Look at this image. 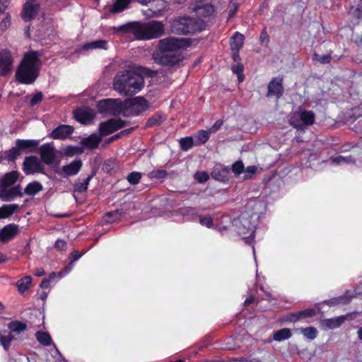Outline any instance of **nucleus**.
Instances as JSON below:
<instances>
[{"instance_id": "obj_1", "label": "nucleus", "mask_w": 362, "mask_h": 362, "mask_svg": "<svg viewBox=\"0 0 362 362\" xmlns=\"http://www.w3.org/2000/svg\"><path fill=\"white\" fill-rule=\"evenodd\" d=\"M156 74L157 71L146 68H142L139 74L132 70L119 71L113 79V88L121 95H132L139 93L144 87L142 74L152 77Z\"/></svg>"}, {"instance_id": "obj_2", "label": "nucleus", "mask_w": 362, "mask_h": 362, "mask_svg": "<svg viewBox=\"0 0 362 362\" xmlns=\"http://www.w3.org/2000/svg\"><path fill=\"white\" fill-rule=\"evenodd\" d=\"M41 53L38 51L26 52L18 66L15 78L21 84H33L38 78L41 68Z\"/></svg>"}, {"instance_id": "obj_3", "label": "nucleus", "mask_w": 362, "mask_h": 362, "mask_svg": "<svg viewBox=\"0 0 362 362\" xmlns=\"http://www.w3.org/2000/svg\"><path fill=\"white\" fill-rule=\"evenodd\" d=\"M115 29L117 33H132L137 40H150L158 36V21H151L148 23L133 21Z\"/></svg>"}, {"instance_id": "obj_4", "label": "nucleus", "mask_w": 362, "mask_h": 362, "mask_svg": "<svg viewBox=\"0 0 362 362\" xmlns=\"http://www.w3.org/2000/svg\"><path fill=\"white\" fill-rule=\"evenodd\" d=\"M170 30L176 35H189L201 33L206 29V23L200 18L184 16L170 22Z\"/></svg>"}, {"instance_id": "obj_5", "label": "nucleus", "mask_w": 362, "mask_h": 362, "mask_svg": "<svg viewBox=\"0 0 362 362\" xmlns=\"http://www.w3.org/2000/svg\"><path fill=\"white\" fill-rule=\"evenodd\" d=\"M148 107V101L141 96L127 98L123 100V116H138Z\"/></svg>"}, {"instance_id": "obj_6", "label": "nucleus", "mask_w": 362, "mask_h": 362, "mask_svg": "<svg viewBox=\"0 0 362 362\" xmlns=\"http://www.w3.org/2000/svg\"><path fill=\"white\" fill-rule=\"evenodd\" d=\"M96 107L100 114L117 117L123 115V100L120 98H106L98 101Z\"/></svg>"}, {"instance_id": "obj_7", "label": "nucleus", "mask_w": 362, "mask_h": 362, "mask_svg": "<svg viewBox=\"0 0 362 362\" xmlns=\"http://www.w3.org/2000/svg\"><path fill=\"white\" fill-rule=\"evenodd\" d=\"M192 44V40L189 38H175L166 37L160 40V52H178L180 49H186Z\"/></svg>"}, {"instance_id": "obj_8", "label": "nucleus", "mask_w": 362, "mask_h": 362, "mask_svg": "<svg viewBox=\"0 0 362 362\" xmlns=\"http://www.w3.org/2000/svg\"><path fill=\"white\" fill-rule=\"evenodd\" d=\"M23 170L25 175L42 173L47 175L46 171L40 161L35 156H27L23 163Z\"/></svg>"}, {"instance_id": "obj_9", "label": "nucleus", "mask_w": 362, "mask_h": 362, "mask_svg": "<svg viewBox=\"0 0 362 362\" xmlns=\"http://www.w3.org/2000/svg\"><path fill=\"white\" fill-rule=\"evenodd\" d=\"M13 64L11 51L7 49L0 51V76H8L12 70Z\"/></svg>"}, {"instance_id": "obj_10", "label": "nucleus", "mask_w": 362, "mask_h": 362, "mask_svg": "<svg viewBox=\"0 0 362 362\" xmlns=\"http://www.w3.org/2000/svg\"><path fill=\"white\" fill-rule=\"evenodd\" d=\"M39 153L40 159L44 163L48 165L54 163L56 158V150L52 144H42L39 148Z\"/></svg>"}, {"instance_id": "obj_11", "label": "nucleus", "mask_w": 362, "mask_h": 362, "mask_svg": "<svg viewBox=\"0 0 362 362\" xmlns=\"http://www.w3.org/2000/svg\"><path fill=\"white\" fill-rule=\"evenodd\" d=\"M95 117L93 110L88 107H78L74 111V117L82 124H90Z\"/></svg>"}, {"instance_id": "obj_12", "label": "nucleus", "mask_w": 362, "mask_h": 362, "mask_svg": "<svg viewBox=\"0 0 362 362\" xmlns=\"http://www.w3.org/2000/svg\"><path fill=\"white\" fill-rule=\"evenodd\" d=\"M35 2V0H28L23 6L21 16L25 22L33 20L39 12L40 5Z\"/></svg>"}, {"instance_id": "obj_13", "label": "nucleus", "mask_w": 362, "mask_h": 362, "mask_svg": "<svg viewBox=\"0 0 362 362\" xmlns=\"http://www.w3.org/2000/svg\"><path fill=\"white\" fill-rule=\"evenodd\" d=\"M183 59V56L180 52H160V64L166 66H174L178 64Z\"/></svg>"}, {"instance_id": "obj_14", "label": "nucleus", "mask_w": 362, "mask_h": 362, "mask_svg": "<svg viewBox=\"0 0 362 362\" xmlns=\"http://www.w3.org/2000/svg\"><path fill=\"white\" fill-rule=\"evenodd\" d=\"M19 233V226L9 223L0 230V242L6 243L12 240Z\"/></svg>"}, {"instance_id": "obj_15", "label": "nucleus", "mask_w": 362, "mask_h": 362, "mask_svg": "<svg viewBox=\"0 0 362 362\" xmlns=\"http://www.w3.org/2000/svg\"><path fill=\"white\" fill-rule=\"evenodd\" d=\"M230 175V169L221 164L216 165L211 173V176L213 179L221 182L228 181Z\"/></svg>"}, {"instance_id": "obj_16", "label": "nucleus", "mask_w": 362, "mask_h": 362, "mask_svg": "<svg viewBox=\"0 0 362 362\" xmlns=\"http://www.w3.org/2000/svg\"><path fill=\"white\" fill-rule=\"evenodd\" d=\"M74 131L73 126L60 124L54 128L50 133V137L54 139L64 140L71 136Z\"/></svg>"}, {"instance_id": "obj_17", "label": "nucleus", "mask_w": 362, "mask_h": 362, "mask_svg": "<svg viewBox=\"0 0 362 362\" xmlns=\"http://www.w3.org/2000/svg\"><path fill=\"white\" fill-rule=\"evenodd\" d=\"M317 315V310L315 308H308L300 311L289 313L286 316V320L289 322H295L301 320L313 317Z\"/></svg>"}, {"instance_id": "obj_18", "label": "nucleus", "mask_w": 362, "mask_h": 362, "mask_svg": "<svg viewBox=\"0 0 362 362\" xmlns=\"http://www.w3.org/2000/svg\"><path fill=\"white\" fill-rule=\"evenodd\" d=\"M283 79L281 78H273L268 85L267 97L276 96L277 99L280 98L284 93L282 85Z\"/></svg>"}, {"instance_id": "obj_19", "label": "nucleus", "mask_w": 362, "mask_h": 362, "mask_svg": "<svg viewBox=\"0 0 362 362\" xmlns=\"http://www.w3.org/2000/svg\"><path fill=\"white\" fill-rule=\"evenodd\" d=\"M83 165L81 159H76L69 164L64 165L59 174L63 175L64 177L74 176L81 170Z\"/></svg>"}, {"instance_id": "obj_20", "label": "nucleus", "mask_w": 362, "mask_h": 362, "mask_svg": "<svg viewBox=\"0 0 362 362\" xmlns=\"http://www.w3.org/2000/svg\"><path fill=\"white\" fill-rule=\"evenodd\" d=\"M99 133L102 136H108L117 131V127L115 118L109 119L105 122H102L98 127Z\"/></svg>"}, {"instance_id": "obj_21", "label": "nucleus", "mask_w": 362, "mask_h": 362, "mask_svg": "<svg viewBox=\"0 0 362 362\" xmlns=\"http://www.w3.org/2000/svg\"><path fill=\"white\" fill-rule=\"evenodd\" d=\"M354 297V294H350V291H346L342 296L334 297L325 300V303L329 306H336L339 304L346 305L350 303Z\"/></svg>"}, {"instance_id": "obj_22", "label": "nucleus", "mask_w": 362, "mask_h": 362, "mask_svg": "<svg viewBox=\"0 0 362 362\" xmlns=\"http://www.w3.org/2000/svg\"><path fill=\"white\" fill-rule=\"evenodd\" d=\"M95 174L96 170H93L91 174L88 175L86 179L83 180L82 181L81 180L76 181L75 184L74 185V192L80 194L86 192L88 188L90 180L95 175Z\"/></svg>"}, {"instance_id": "obj_23", "label": "nucleus", "mask_w": 362, "mask_h": 362, "mask_svg": "<svg viewBox=\"0 0 362 362\" xmlns=\"http://www.w3.org/2000/svg\"><path fill=\"white\" fill-rule=\"evenodd\" d=\"M101 136H98L96 134H92L89 136L83 138L81 143L83 146L89 149H95L98 148L100 143L102 140Z\"/></svg>"}, {"instance_id": "obj_24", "label": "nucleus", "mask_w": 362, "mask_h": 362, "mask_svg": "<svg viewBox=\"0 0 362 362\" xmlns=\"http://www.w3.org/2000/svg\"><path fill=\"white\" fill-rule=\"evenodd\" d=\"M346 317L344 315H341L337 317L325 319L322 320V324L326 328L329 329H334L339 327L345 321Z\"/></svg>"}, {"instance_id": "obj_25", "label": "nucleus", "mask_w": 362, "mask_h": 362, "mask_svg": "<svg viewBox=\"0 0 362 362\" xmlns=\"http://www.w3.org/2000/svg\"><path fill=\"white\" fill-rule=\"evenodd\" d=\"M42 190L43 186L40 182L33 181L26 185L24 189V194L33 197Z\"/></svg>"}, {"instance_id": "obj_26", "label": "nucleus", "mask_w": 362, "mask_h": 362, "mask_svg": "<svg viewBox=\"0 0 362 362\" xmlns=\"http://www.w3.org/2000/svg\"><path fill=\"white\" fill-rule=\"evenodd\" d=\"M16 144L18 146L19 149L22 152L23 151L35 148L38 146L39 141L33 139L25 140L18 139L16 141Z\"/></svg>"}, {"instance_id": "obj_27", "label": "nucleus", "mask_w": 362, "mask_h": 362, "mask_svg": "<svg viewBox=\"0 0 362 362\" xmlns=\"http://www.w3.org/2000/svg\"><path fill=\"white\" fill-rule=\"evenodd\" d=\"M210 132L206 130H199L193 134L192 138L196 146L204 144L209 139Z\"/></svg>"}, {"instance_id": "obj_28", "label": "nucleus", "mask_w": 362, "mask_h": 362, "mask_svg": "<svg viewBox=\"0 0 362 362\" xmlns=\"http://www.w3.org/2000/svg\"><path fill=\"white\" fill-rule=\"evenodd\" d=\"M21 154V151L18 146L16 144L14 147H12L11 149L3 152L2 159L6 160L8 162H13Z\"/></svg>"}, {"instance_id": "obj_29", "label": "nucleus", "mask_w": 362, "mask_h": 362, "mask_svg": "<svg viewBox=\"0 0 362 362\" xmlns=\"http://www.w3.org/2000/svg\"><path fill=\"white\" fill-rule=\"evenodd\" d=\"M19 177V173L16 170L7 173L1 180V185L3 187H8L14 185L18 180Z\"/></svg>"}, {"instance_id": "obj_30", "label": "nucleus", "mask_w": 362, "mask_h": 362, "mask_svg": "<svg viewBox=\"0 0 362 362\" xmlns=\"http://www.w3.org/2000/svg\"><path fill=\"white\" fill-rule=\"evenodd\" d=\"M18 209L19 206L17 204L3 205L0 207V219L11 216Z\"/></svg>"}, {"instance_id": "obj_31", "label": "nucleus", "mask_w": 362, "mask_h": 362, "mask_svg": "<svg viewBox=\"0 0 362 362\" xmlns=\"http://www.w3.org/2000/svg\"><path fill=\"white\" fill-rule=\"evenodd\" d=\"M124 212L122 209H116L109 211L105 215V221L107 223L117 222L123 217Z\"/></svg>"}, {"instance_id": "obj_32", "label": "nucleus", "mask_w": 362, "mask_h": 362, "mask_svg": "<svg viewBox=\"0 0 362 362\" xmlns=\"http://www.w3.org/2000/svg\"><path fill=\"white\" fill-rule=\"evenodd\" d=\"M132 0H116L110 9L111 13H119L124 11L129 6Z\"/></svg>"}, {"instance_id": "obj_33", "label": "nucleus", "mask_w": 362, "mask_h": 362, "mask_svg": "<svg viewBox=\"0 0 362 362\" xmlns=\"http://www.w3.org/2000/svg\"><path fill=\"white\" fill-rule=\"evenodd\" d=\"M299 117L305 126H310L315 122V115L312 111L303 110L300 112Z\"/></svg>"}, {"instance_id": "obj_34", "label": "nucleus", "mask_w": 362, "mask_h": 362, "mask_svg": "<svg viewBox=\"0 0 362 362\" xmlns=\"http://www.w3.org/2000/svg\"><path fill=\"white\" fill-rule=\"evenodd\" d=\"M32 283V278L30 276H26L21 278L16 283L18 291L20 293H23L29 289Z\"/></svg>"}, {"instance_id": "obj_35", "label": "nucleus", "mask_w": 362, "mask_h": 362, "mask_svg": "<svg viewBox=\"0 0 362 362\" xmlns=\"http://www.w3.org/2000/svg\"><path fill=\"white\" fill-rule=\"evenodd\" d=\"M8 328L10 332L21 333L27 329V325L21 321L13 320L8 324Z\"/></svg>"}, {"instance_id": "obj_36", "label": "nucleus", "mask_w": 362, "mask_h": 362, "mask_svg": "<svg viewBox=\"0 0 362 362\" xmlns=\"http://www.w3.org/2000/svg\"><path fill=\"white\" fill-rule=\"evenodd\" d=\"M83 49L88 50L90 49H107V42L105 40H95L83 45Z\"/></svg>"}, {"instance_id": "obj_37", "label": "nucleus", "mask_w": 362, "mask_h": 362, "mask_svg": "<svg viewBox=\"0 0 362 362\" xmlns=\"http://www.w3.org/2000/svg\"><path fill=\"white\" fill-rule=\"evenodd\" d=\"M292 336L288 328H283L276 331L273 334V339L277 341H281L291 338Z\"/></svg>"}, {"instance_id": "obj_38", "label": "nucleus", "mask_w": 362, "mask_h": 362, "mask_svg": "<svg viewBox=\"0 0 362 362\" xmlns=\"http://www.w3.org/2000/svg\"><path fill=\"white\" fill-rule=\"evenodd\" d=\"M244 35L236 32L232 37L230 47L231 49H240L243 46Z\"/></svg>"}, {"instance_id": "obj_39", "label": "nucleus", "mask_w": 362, "mask_h": 362, "mask_svg": "<svg viewBox=\"0 0 362 362\" xmlns=\"http://www.w3.org/2000/svg\"><path fill=\"white\" fill-rule=\"evenodd\" d=\"M35 337L37 340L43 346H49L52 343V338L48 332L37 331Z\"/></svg>"}, {"instance_id": "obj_40", "label": "nucleus", "mask_w": 362, "mask_h": 362, "mask_svg": "<svg viewBox=\"0 0 362 362\" xmlns=\"http://www.w3.org/2000/svg\"><path fill=\"white\" fill-rule=\"evenodd\" d=\"M179 144L181 150L183 151H187L195 146L194 139L192 136H186L180 139Z\"/></svg>"}, {"instance_id": "obj_41", "label": "nucleus", "mask_w": 362, "mask_h": 362, "mask_svg": "<svg viewBox=\"0 0 362 362\" xmlns=\"http://www.w3.org/2000/svg\"><path fill=\"white\" fill-rule=\"evenodd\" d=\"M116 166L117 160L114 158H110L105 160L102 169L106 173L112 174Z\"/></svg>"}, {"instance_id": "obj_42", "label": "nucleus", "mask_w": 362, "mask_h": 362, "mask_svg": "<svg viewBox=\"0 0 362 362\" xmlns=\"http://www.w3.org/2000/svg\"><path fill=\"white\" fill-rule=\"evenodd\" d=\"M14 339V336L11 332H8L7 335H3L0 332V344L5 351H8L11 341Z\"/></svg>"}, {"instance_id": "obj_43", "label": "nucleus", "mask_w": 362, "mask_h": 362, "mask_svg": "<svg viewBox=\"0 0 362 362\" xmlns=\"http://www.w3.org/2000/svg\"><path fill=\"white\" fill-rule=\"evenodd\" d=\"M214 7L211 4H206L196 8V13L203 16H209L214 13Z\"/></svg>"}, {"instance_id": "obj_44", "label": "nucleus", "mask_w": 362, "mask_h": 362, "mask_svg": "<svg viewBox=\"0 0 362 362\" xmlns=\"http://www.w3.org/2000/svg\"><path fill=\"white\" fill-rule=\"evenodd\" d=\"M300 330L303 335L310 340L315 339L317 334V330L314 327H308L305 328L301 327Z\"/></svg>"}, {"instance_id": "obj_45", "label": "nucleus", "mask_w": 362, "mask_h": 362, "mask_svg": "<svg viewBox=\"0 0 362 362\" xmlns=\"http://www.w3.org/2000/svg\"><path fill=\"white\" fill-rule=\"evenodd\" d=\"M23 194L24 192H22L20 185H16L5 192V196L9 198H13L16 197H22Z\"/></svg>"}, {"instance_id": "obj_46", "label": "nucleus", "mask_w": 362, "mask_h": 362, "mask_svg": "<svg viewBox=\"0 0 362 362\" xmlns=\"http://www.w3.org/2000/svg\"><path fill=\"white\" fill-rule=\"evenodd\" d=\"M332 162L334 163H337V164H340V163H356V159L354 157H352L351 156H337L335 158H332Z\"/></svg>"}, {"instance_id": "obj_47", "label": "nucleus", "mask_w": 362, "mask_h": 362, "mask_svg": "<svg viewBox=\"0 0 362 362\" xmlns=\"http://www.w3.org/2000/svg\"><path fill=\"white\" fill-rule=\"evenodd\" d=\"M234 74H236L238 76V81L240 82H242L244 80V66L243 64L238 63L236 64H234L231 68Z\"/></svg>"}, {"instance_id": "obj_48", "label": "nucleus", "mask_w": 362, "mask_h": 362, "mask_svg": "<svg viewBox=\"0 0 362 362\" xmlns=\"http://www.w3.org/2000/svg\"><path fill=\"white\" fill-rule=\"evenodd\" d=\"M349 13L351 16H352L354 18L358 19L362 14L361 5H358L357 6H355L351 4V1H349Z\"/></svg>"}, {"instance_id": "obj_49", "label": "nucleus", "mask_w": 362, "mask_h": 362, "mask_svg": "<svg viewBox=\"0 0 362 362\" xmlns=\"http://www.w3.org/2000/svg\"><path fill=\"white\" fill-rule=\"evenodd\" d=\"M313 60L319 62L320 64H326L330 63L332 60L331 54L320 55L317 53L313 54Z\"/></svg>"}, {"instance_id": "obj_50", "label": "nucleus", "mask_w": 362, "mask_h": 362, "mask_svg": "<svg viewBox=\"0 0 362 362\" xmlns=\"http://www.w3.org/2000/svg\"><path fill=\"white\" fill-rule=\"evenodd\" d=\"M141 178V173L139 172H132L130 173L127 177V181L131 185H136L139 182Z\"/></svg>"}, {"instance_id": "obj_51", "label": "nucleus", "mask_w": 362, "mask_h": 362, "mask_svg": "<svg viewBox=\"0 0 362 362\" xmlns=\"http://www.w3.org/2000/svg\"><path fill=\"white\" fill-rule=\"evenodd\" d=\"M194 178L199 182V183H204L207 182L209 179V174L205 171H198L194 175Z\"/></svg>"}, {"instance_id": "obj_52", "label": "nucleus", "mask_w": 362, "mask_h": 362, "mask_svg": "<svg viewBox=\"0 0 362 362\" xmlns=\"http://www.w3.org/2000/svg\"><path fill=\"white\" fill-rule=\"evenodd\" d=\"M43 98H44V95H43L42 93L40 91L37 92L30 99V103H29L30 106L34 107V106L40 104L43 100Z\"/></svg>"}, {"instance_id": "obj_53", "label": "nucleus", "mask_w": 362, "mask_h": 362, "mask_svg": "<svg viewBox=\"0 0 362 362\" xmlns=\"http://www.w3.org/2000/svg\"><path fill=\"white\" fill-rule=\"evenodd\" d=\"M11 24L10 14L7 13L6 17L0 22V31L4 32Z\"/></svg>"}, {"instance_id": "obj_54", "label": "nucleus", "mask_w": 362, "mask_h": 362, "mask_svg": "<svg viewBox=\"0 0 362 362\" xmlns=\"http://www.w3.org/2000/svg\"><path fill=\"white\" fill-rule=\"evenodd\" d=\"M244 170V165L242 161L238 160L233 163L232 165V171L236 175H239L242 173Z\"/></svg>"}, {"instance_id": "obj_55", "label": "nucleus", "mask_w": 362, "mask_h": 362, "mask_svg": "<svg viewBox=\"0 0 362 362\" xmlns=\"http://www.w3.org/2000/svg\"><path fill=\"white\" fill-rule=\"evenodd\" d=\"M199 223L202 226H205L209 228H210L213 226V219L211 216H200Z\"/></svg>"}, {"instance_id": "obj_56", "label": "nucleus", "mask_w": 362, "mask_h": 362, "mask_svg": "<svg viewBox=\"0 0 362 362\" xmlns=\"http://www.w3.org/2000/svg\"><path fill=\"white\" fill-rule=\"evenodd\" d=\"M54 247L58 251H63L66 249L67 243L62 239H58L54 243Z\"/></svg>"}, {"instance_id": "obj_57", "label": "nucleus", "mask_w": 362, "mask_h": 362, "mask_svg": "<svg viewBox=\"0 0 362 362\" xmlns=\"http://www.w3.org/2000/svg\"><path fill=\"white\" fill-rule=\"evenodd\" d=\"M82 153V151L81 150V148L79 147H76V146H69L66 149V155L67 156H74L75 154H80Z\"/></svg>"}, {"instance_id": "obj_58", "label": "nucleus", "mask_w": 362, "mask_h": 362, "mask_svg": "<svg viewBox=\"0 0 362 362\" xmlns=\"http://www.w3.org/2000/svg\"><path fill=\"white\" fill-rule=\"evenodd\" d=\"M229 11H228V17L232 18L235 16L238 8V4L234 3L233 0H230V3L229 5Z\"/></svg>"}, {"instance_id": "obj_59", "label": "nucleus", "mask_w": 362, "mask_h": 362, "mask_svg": "<svg viewBox=\"0 0 362 362\" xmlns=\"http://www.w3.org/2000/svg\"><path fill=\"white\" fill-rule=\"evenodd\" d=\"M222 125L223 121L221 119H218L214 123V124L211 128L209 129L208 131L209 132H210V134L214 133L216 131H218Z\"/></svg>"}, {"instance_id": "obj_60", "label": "nucleus", "mask_w": 362, "mask_h": 362, "mask_svg": "<svg viewBox=\"0 0 362 362\" xmlns=\"http://www.w3.org/2000/svg\"><path fill=\"white\" fill-rule=\"evenodd\" d=\"M82 256V254L79 252L78 250H74L70 254V258L71 262H75L78 260Z\"/></svg>"}, {"instance_id": "obj_61", "label": "nucleus", "mask_w": 362, "mask_h": 362, "mask_svg": "<svg viewBox=\"0 0 362 362\" xmlns=\"http://www.w3.org/2000/svg\"><path fill=\"white\" fill-rule=\"evenodd\" d=\"M259 38L262 43H267L269 42V35L267 34L265 28L262 31Z\"/></svg>"}, {"instance_id": "obj_62", "label": "nucleus", "mask_w": 362, "mask_h": 362, "mask_svg": "<svg viewBox=\"0 0 362 362\" xmlns=\"http://www.w3.org/2000/svg\"><path fill=\"white\" fill-rule=\"evenodd\" d=\"M117 130L121 129L124 127V120L121 119L120 117L115 118Z\"/></svg>"}, {"instance_id": "obj_63", "label": "nucleus", "mask_w": 362, "mask_h": 362, "mask_svg": "<svg viewBox=\"0 0 362 362\" xmlns=\"http://www.w3.org/2000/svg\"><path fill=\"white\" fill-rule=\"evenodd\" d=\"M256 300V298L255 296L253 295H251L249 297H247L245 300V302H244V305L245 306H248L250 305V304L255 303Z\"/></svg>"}, {"instance_id": "obj_64", "label": "nucleus", "mask_w": 362, "mask_h": 362, "mask_svg": "<svg viewBox=\"0 0 362 362\" xmlns=\"http://www.w3.org/2000/svg\"><path fill=\"white\" fill-rule=\"evenodd\" d=\"M49 284H50V279H44L41 281V283L40 284V286L42 288H47L49 286Z\"/></svg>"}]
</instances>
